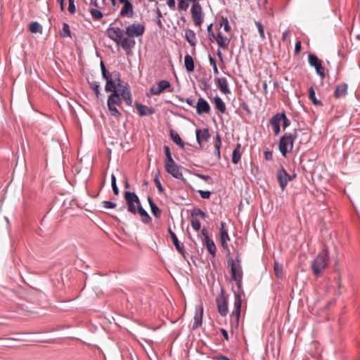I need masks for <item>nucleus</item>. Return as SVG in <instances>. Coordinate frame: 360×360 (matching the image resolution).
I'll return each mask as SVG.
<instances>
[{
    "label": "nucleus",
    "mask_w": 360,
    "mask_h": 360,
    "mask_svg": "<svg viewBox=\"0 0 360 360\" xmlns=\"http://www.w3.org/2000/svg\"><path fill=\"white\" fill-rule=\"evenodd\" d=\"M316 72L318 75H319L321 78L325 77L324 68L322 66V63L319 66L315 68Z\"/></svg>",
    "instance_id": "nucleus-56"
},
{
    "label": "nucleus",
    "mask_w": 360,
    "mask_h": 360,
    "mask_svg": "<svg viewBox=\"0 0 360 360\" xmlns=\"http://www.w3.org/2000/svg\"><path fill=\"white\" fill-rule=\"evenodd\" d=\"M240 148L241 145L240 143H238L234 148L233 153H232V162L233 164H238L241 158V153H240Z\"/></svg>",
    "instance_id": "nucleus-37"
},
{
    "label": "nucleus",
    "mask_w": 360,
    "mask_h": 360,
    "mask_svg": "<svg viewBox=\"0 0 360 360\" xmlns=\"http://www.w3.org/2000/svg\"><path fill=\"white\" fill-rule=\"evenodd\" d=\"M29 30L32 33H39L41 34L43 29L41 24H39L38 22L33 21L29 24Z\"/></svg>",
    "instance_id": "nucleus-39"
},
{
    "label": "nucleus",
    "mask_w": 360,
    "mask_h": 360,
    "mask_svg": "<svg viewBox=\"0 0 360 360\" xmlns=\"http://www.w3.org/2000/svg\"><path fill=\"white\" fill-rule=\"evenodd\" d=\"M89 84L91 87V89L94 92H98V91L100 90V83L98 82H96V81L89 82Z\"/></svg>",
    "instance_id": "nucleus-53"
},
{
    "label": "nucleus",
    "mask_w": 360,
    "mask_h": 360,
    "mask_svg": "<svg viewBox=\"0 0 360 360\" xmlns=\"http://www.w3.org/2000/svg\"><path fill=\"white\" fill-rule=\"evenodd\" d=\"M219 25L224 26V30L226 32H229L231 30V26L227 18L221 16L219 19Z\"/></svg>",
    "instance_id": "nucleus-43"
},
{
    "label": "nucleus",
    "mask_w": 360,
    "mask_h": 360,
    "mask_svg": "<svg viewBox=\"0 0 360 360\" xmlns=\"http://www.w3.org/2000/svg\"><path fill=\"white\" fill-rule=\"evenodd\" d=\"M185 37L186 41L188 42V44L192 46H195L197 44V38L196 34L194 32L193 30L191 29H186L185 30Z\"/></svg>",
    "instance_id": "nucleus-29"
},
{
    "label": "nucleus",
    "mask_w": 360,
    "mask_h": 360,
    "mask_svg": "<svg viewBox=\"0 0 360 360\" xmlns=\"http://www.w3.org/2000/svg\"><path fill=\"white\" fill-rule=\"evenodd\" d=\"M123 4V7L120 12V16H128L129 18L133 17L134 11H133V5L129 1H124V2H121Z\"/></svg>",
    "instance_id": "nucleus-18"
},
{
    "label": "nucleus",
    "mask_w": 360,
    "mask_h": 360,
    "mask_svg": "<svg viewBox=\"0 0 360 360\" xmlns=\"http://www.w3.org/2000/svg\"><path fill=\"white\" fill-rule=\"evenodd\" d=\"M216 302L219 314L226 316L228 313V304L225 297H217Z\"/></svg>",
    "instance_id": "nucleus-17"
},
{
    "label": "nucleus",
    "mask_w": 360,
    "mask_h": 360,
    "mask_svg": "<svg viewBox=\"0 0 360 360\" xmlns=\"http://www.w3.org/2000/svg\"><path fill=\"white\" fill-rule=\"evenodd\" d=\"M328 255L326 251L324 254L318 255L311 263V269L316 277H319L323 269L328 266Z\"/></svg>",
    "instance_id": "nucleus-3"
},
{
    "label": "nucleus",
    "mask_w": 360,
    "mask_h": 360,
    "mask_svg": "<svg viewBox=\"0 0 360 360\" xmlns=\"http://www.w3.org/2000/svg\"><path fill=\"white\" fill-rule=\"evenodd\" d=\"M121 105L122 98L118 92L115 91L113 94H110L108 96L107 99V106L112 117L119 119L122 116L121 112L117 108V106L121 107Z\"/></svg>",
    "instance_id": "nucleus-2"
},
{
    "label": "nucleus",
    "mask_w": 360,
    "mask_h": 360,
    "mask_svg": "<svg viewBox=\"0 0 360 360\" xmlns=\"http://www.w3.org/2000/svg\"><path fill=\"white\" fill-rule=\"evenodd\" d=\"M196 112L198 115L210 113L211 108L209 103L203 98H199L196 104Z\"/></svg>",
    "instance_id": "nucleus-13"
},
{
    "label": "nucleus",
    "mask_w": 360,
    "mask_h": 360,
    "mask_svg": "<svg viewBox=\"0 0 360 360\" xmlns=\"http://www.w3.org/2000/svg\"><path fill=\"white\" fill-rule=\"evenodd\" d=\"M169 135L171 137V139L174 143H175L177 146H179L180 148H184V143L182 141L181 138L179 135V134L174 129H170L169 131Z\"/></svg>",
    "instance_id": "nucleus-31"
},
{
    "label": "nucleus",
    "mask_w": 360,
    "mask_h": 360,
    "mask_svg": "<svg viewBox=\"0 0 360 360\" xmlns=\"http://www.w3.org/2000/svg\"><path fill=\"white\" fill-rule=\"evenodd\" d=\"M309 98L314 105L323 106V103L316 98L315 91L312 86L309 89Z\"/></svg>",
    "instance_id": "nucleus-38"
},
{
    "label": "nucleus",
    "mask_w": 360,
    "mask_h": 360,
    "mask_svg": "<svg viewBox=\"0 0 360 360\" xmlns=\"http://www.w3.org/2000/svg\"><path fill=\"white\" fill-rule=\"evenodd\" d=\"M102 204L103 207L106 209H113L116 207V203L111 201L104 200L102 202Z\"/></svg>",
    "instance_id": "nucleus-54"
},
{
    "label": "nucleus",
    "mask_w": 360,
    "mask_h": 360,
    "mask_svg": "<svg viewBox=\"0 0 360 360\" xmlns=\"http://www.w3.org/2000/svg\"><path fill=\"white\" fill-rule=\"evenodd\" d=\"M203 316V308L202 306H199L196 309L195 314L194 316V323L192 328L196 329L202 325Z\"/></svg>",
    "instance_id": "nucleus-23"
},
{
    "label": "nucleus",
    "mask_w": 360,
    "mask_h": 360,
    "mask_svg": "<svg viewBox=\"0 0 360 360\" xmlns=\"http://www.w3.org/2000/svg\"><path fill=\"white\" fill-rule=\"evenodd\" d=\"M310 134L307 132H302L300 143L301 144H307L310 141Z\"/></svg>",
    "instance_id": "nucleus-49"
},
{
    "label": "nucleus",
    "mask_w": 360,
    "mask_h": 360,
    "mask_svg": "<svg viewBox=\"0 0 360 360\" xmlns=\"http://www.w3.org/2000/svg\"><path fill=\"white\" fill-rule=\"evenodd\" d=\"M117 87H119V85H117V80L114 79L112 78H110L106 81L105 85V92L108 93L110 92V94H113L115 91L118 92Z\"/></svg>",
    "instance_id": "nucleus-24"
},
{
    "label": "nucleus",
    "mask_w": 360,
    "mask_h": 360,
    "mask_svg": "<svg viewBox=\"0 0 360 360\" xmlns=\"http://www.w3.org/2000/svg\"><path fill=\"white\" fill-rule=\"evenodd\" d=\"M134 105L141 117L150 115L154 113V110L152 108L148 107L138 102H135Z\"/></svg>",
    "instance_id": "nucleus-20"
},
{
    "label": "nucleus",
    "mask_w": 360,
    "mask_h": 360,
    "mask_svg": "<svg viewBox=\"0 0 360 360\" xmlns=\"http://www.w3.org/2000/svg\"><path fill=\"white\" fill-rule=\"evenodd\" d=\"M69 6H68V11L71 14H74L76 11L75 0H68Z\"/></svg>",
    "instance_id": "nucleus-57"
},
{
    "label": "nucleus",
    "mask_w": 360,
    "mask_h": 360,
    "mask_svg": "<svg viewBox=\"0 0 360 360\" xmlns=\"http://www.w3.org/2000/svg\"><path fill=\"white\" fill-rule=\"evenodd\" d=\"M179 9L186 11L189 7V4L186 0H177Z\"/></svg>",
    "instance_id": "nucleus-52"
},
{
    "label": "nucleus",
    "mask_w": 360,
    "mask_h": 360,
    "mask_svg": "<svg viewBox=\"0 0 360 360\" xmlns=\"http://www.w3.org/2000/svg\"><path fill=\"white\" fill-rule=\"evenodd\" d=\"M264 159L267 161H271L273 159V153L270 150H266L264 153Z\"/></svg>",
    "instance_id": "nucleus-59"
},
{
    "label": "nucleus",
    "mask_w": 360,
    "mask_h": 360,
    "mask_svg": "<svg viewBox=\"0 0 360 360\" xmlns=\"http://www.w3.org/2000/svg\"><path fill=\"white\" fill-rule=\"evenodd\" d=\"M347 88L348 86L345 83L337 85L334 92L335 98H339L342 96H346L347 94Z\"/></svg>",
    "instance_id": "nucleus-28"
},
{
    "label": "nucleus",
    "mask_w": 360,
    "mask_h": 360,
    "mask_svg": "<svg viewBox=\"0 0 360 360\" xmlns=\"http://www.w3.org/2000/svg\"><path fill=\"white\" fill-rule=\"evenodd\" d=\"M120 91V97L123 98L127 105H131L132 103V98L130 89L128 86H123L121 84V86H119Z\"/></svg>",
    "instance_id": "nucleus-16"
},
{
    "label": "nucleus",
    "mask_w": 360,
    "mask_h": 360,
    "mask_svg": "<svg viewBox=\"0 0 360 360\" xmlns=\"http://www.w3.org/2000/svg\"><path fill=\"white\" fill-rule=\"evenodd\" d=\"M147 200L150 207V211L153 215L155 218H160L162 214V210L158 207V205L153 202V198L150 196H148Z\"/></svg>",
    "instance_id": "nucleus-27"
},
{
    "label": "nucleus",
    "mask_w": 360,
    "mask_h": 360,
    "mask_svg": "<svg viewBox=\"0 0 360 360\" xmlns=\"http://www.w3.org/2000/svg\"><path fill=\"white\" fill-rule=\"evenodd\" d=\"M164 151H165V163L167 162H169L170 160H172L173 158H172V156L170 148H169V147L168 146H164Z\"/></svg>",
    "instance_id": "nucleus-50"
},
{
    "label": "nucleus",
    "mask_w": 360,
    "mask_h": 360,
    "mask_svg": "<svg viewBox=\"0 0 360 360\" xmlns=\"http://www.w3.org/2000/svg\"><path fill=\"white\" fill-rule=\"evenodd\" d=\"M274 271L275 273L276 276L278 278H282V273H283V265L277 262H274Z\"/></svg>",
    "instance_id": "nucleus-44"
},
{
    "label": "nucleus",
    "mask_w": 360,
    "mask_h": 360,
    "mask_svg": "<svg viewBox=\"0 0 360 360\" xmlns=\"http://www.w3.org/2000/svg\"><path fill=\"white\" fill-rule=\"evenodd\" d=\"M200 216L202 219H205L207 215L200 208H194L191 211V218H196V217Z\"/></svg>",
    "instance_id": "nucleus-45"
},
{
    "label": "nucleus",
    "mask_w": 360,
    "mask_h": 360,
    "mask_svg": "<svg viewBox=\"0 0 360 360\" xmlns=\"http://www.w3.org/2000/svg\"><path fill=\"white\" fill-rule=\"evenodd\" d=\"M124 199L128 211L133 214H136L138 205H141L138 195L134 192L125 191Z\"/></svg>",
    "instance_id": "nucleus-5"
},
{
    "label": "nucleus",
    "mask_w": 360,
    "mask_h": 360,
    "mask_svg": "<svg viewBox=\"0 0 360 360\" xmlns=\"http://www.w3.org/2000/svg\"><path fill=\"white\" fill-rule=\"evenodd\" d=\"M278 118H277L276 117H275V115H274L269 120V124L272 127L273 131L276 136H278L281 131V126H280V123L278 122Z\"/></svg>",
    "instance_id": "nucleus-36"
},
{
    "label": "nucleus",
    "mask_w": 360,
    "mask_h": 360,
    "mask_svg": "<svg viewBox=\"0 0 360 360\" xmlns=\"http://www.w3.org/2000/svg\"><path fill=\"white\" fill-rule=\"evenodd\" d=\"M191 13L195 25L197 27L201 26L203 22L204 15L202 6L199 2L193 4L191 9Z\"/></svg>",
    "instance_id": "nucleus-7"
},
{
    "label": "nucleus",
    "mask_w": 360,
    "mask_h": 360,
    "mask_svg": "<svg viewBox=\"0 0 360 360\" xmlns=\"http://www.w3.org/2000/svg\"><path fill=\"white\" fill-rule=\"evenodd\" d=\"M218 83V87L222 94H230V89L229 88L228 81L226 77H218L217 78Z\"/></svg>",
    "instance_id": "nucleus-25"
},
{
    "label": "nucleus",
    "mask_w": 360,
    "mask_h": 360,
    "mask_svg": "<svg viewBox=\"0 0 360 360\" xmlns=\"http://www.w3.org/2000/svg\"><path fill=\"white\" fill-rule=\"evenodd\" d=\"M214 103L215 108L221 112L225 113L226 112V108L223 100L218 96L214 98Z\"/></svg>",
    "instance_id": "nucleus-33"
},
{
    "label": "nucleus",
    "mask_w": 360,
    "mask_h": 360,
    "mask_svg": "<svg viewBox=\"0 0 360 360\" xmlns=\"http://www.w3.org/2000/svg\"><path fill=\"white\" fill-rule=\"evenodd\" d=\"M241 108H243V110H245L248 114H250V110L249 109V106L248 105L243 102L242 104H241Z\"/></svg>",
    "instance_id": "nucleus-63"
},
{
    "label": "nucleus",
    "mask_w": 360,
    "mask_h": 360,
    "mask_svg": "<svg viewBox=\"0 0 360 360\" xmlns=\"http://www.w3.org/2000/svg\"><path fill=\"white\" fill-rule=\"evenodd\" d=\"M301 48H302L301 41H297L295 45V53L297 54L299 53L301 50Z\"/></svg>",
    "instance_id": "nucleus-60"
},
{
    "label": "nucleus",
    "mask_w": 360,
    "mask_h": 360,
    "mask_svg": "<svg viewBox=\"0 0 360 360\" xmlns=\"http://www.w3.org/2000/svg\"><path fill=\"white\" fill-rule=\"evenodd\" d=\"M220 331H221L224 340H229V334H228L227 330H225L224 328H221Z\"/></svg>",
    "instance_id": "nucleus-64"
},
{
    "label": "nucleus",
    "mask_w": 360,
    "mask_h": 360,
    "mask_svg": "<svg viewBox=\"0 0 360 360\" xmlns=\"http://www.w3.org/2000/svg\"><path fill=\"white\" fill-rule=\"evenodd\" d=\"M241 303L242 301L240 293L238 292H234V310L232 311L231 316H235L237 324L240 315Z\"/></svg>",
    "instance_id": "nucleus-12"
},
{
    "label": "nucleus",
    "mask_w": 360,
    "mask_h": 360,
    "mask_svg": "<svg viewBox=\"0 0 360 360\" xmlns=\"http://www.w3.org/2000/svg\"><path fill=\"white\" fill-rule=\"evenodd\" d=\"M90 13L92 18L95 20H100L103 16L102 12L97 9H91Z\"/></svg>",
    "instance_id": "nucleus-48"
},
{
    "label": "nucleus",
    "mask_w": 360,
    "mask_h": 360,
    "mask_svg": "<svg viewBox=\"0 0 360 360\" xmlns=\"http://www.w3.org/2000/svg\"><path fill=\"white\" fill-rule=\"evenodd\" d=\"M101 75H102V78L103 79H105V81H107L110 78H112V77L114 79H117V85H119V86H121L122 81L120 79V73L118 71L115 70V71H112V72H110L108 70H106L101 72Z\"/></svg>",
    "instance_id": "nucleus-21"
},
{
    "label": "nucleus",
    "mask_w": 360,
    "mask_h": 360,
    "mask_svg": "<svg viewBox=\"0 0 360 360\" xmlns=\"http://www.w3.org/2000/svg\"><path fill=\"white\" fill-rule=\"evenodd\" d=\"M184 65L186 70L188 72H193L195 65H194V61L193 57L189 55L186 54L184 58Z\"/></svg>",
    "instance_id": "nucleus-35"
},
{
    "label": "nucleus",
    "mask_w": 360,
    "mask_h": 360,
    "mask_svg": "<svg viewBox=\"0 0 360 360\" xmlns=\"http://www.w3.org/2000/svg\"><path fill=\"white\" fill-rule=\"evenodd\" d=\"M191 226L192 228L198 231L200 229V227H201V225H200V222L199 221V219H198L197 218H191Z\"/></svg>",
    "instance_id": "nucleus-51"
},
{
    "label": "nucleus",
    "mask_w": 360,
    "mask_h": 360,
    "mask_svg": "<svg viewBox=\"0 0 360 360\" xmlns=\"http://www.w3.org/2000/svg\"><path fill=\"white\" fill-rule=\"evenodd\" d=\"M192 174L195 176L204 180L206 182H210V181L211 180V177L209 175H205L197 172H193Z\"/></svg>",
    "instance_id": "nucleus-55"
},
{
    "label": "nucleus",
    "mask_w": 360,
    "mask_h": 360,
    "mask_svg": "<svg viewBox=\"0 0 360 360\" xmlns=\"http://www.w3.org/2000/svg\"><path fill=\"white\" fill-rule=\"evenodd\" d=\"M168 232L171 236V238L172 240V243L175 246L177 251L184 257L186 258V251L184 249V244L181 243L180 241L178 240L177 236L176 234L172 231V229L169 228L168 229Z\"/></svg>",
    "instance_id": "nucleus-15"
},
{
    "label": "nucleus",
    "mask_w": 360,
    "mask_h": 360,
    "mask_svg": "<svg viewBox=\"0 0 360 360\" xmlns=\"http://www.w3.org/2000/svg\"><path fill=\"white\" fill-rule=\"evenodd\" d=\"M298 134L296 130L294 132H286L281 138L278 148L281 153L285 158L288 152L292 150L293 143Z\"/></svg>",
    "instance_id": "nucleus-1"
},
{
    "label": "nucleus",
    "mask_w": 360,
    "mask_h": 360,
    "mask_svg": "<svg viewBox=\"0 0 360 360\" xmlns=\"http://www.w3.org/2000/svg\"><path fill=\"white\" fill-rule=\"evenodd\" d=\"M221 146V136L219 134H217L216 139L214 141V154L216 156H217L218 159L220 158V148Z\"/></svg>",
    "instance_id": "nucleus-41"
},
{
    "label": "nucleus",
    "mask_w": 360,
    "mask_h": 360,
    "mask_svg": "<svg viewBox=\"0 0 360 360\" xmlns=\"http://www.w3.org/2000/svg\"><path fill=\"white\" fill-rule=\"evenodd\" d=\"M220 240L221 243V246L225 250H229V245L227 244V241L230 240L229 236L228 234L227 231L225 229V223L221 222L220 224Z\"/></svg>",
    "instance_id": "nucleus-19"
},
{
    "label": "nucleus",
    "mask_w": 360,
    "mask_h": 360,
    "mask_svg": "<svg viewBox=\"0 0 360 360\" xmlns=\"http://www.w3.org/2000/svg\"><path fill=\"white\" fill-rule=\"evenodd\" d=\"M60 37L63 38L72 37L70 26L68 23H63V28L60 32Z\"/></svg>",
    "instance_id": "nucleus-42"
},
{
    "label": "nucleus",
    "mask_w": 360,
    "mask_h": 360,
    "mask_svg": "<svg viewBox=\"0 0 360 360\" xmlns=\"http://www.w3.org/2000/svg\"><path fill=\"white\" fill-rule=\"evenodd\" d=\"M228 264L231 267V280L236 282V286L238 290L242 288V280H243V269L242 266L238 265V267L235 266L233 259L230 257L228 259Z\"/></svg>",
    "instance_id": "nucleus-4"
},
{
    "label": "nucleus",
    "mask_w": 360,
    "mask_h": 360,
    "mask_svg": "<svg viewBox=\"0 0 360 360\" xmlns=\"http://www.w3.org/2000/svg\"><path fill=\"white\" fill-rule=\"evenodd\" d=\"M196 140L199 145H202L203 143L207 142L210 138V134L207 128H204L203 130L196 129Z\"/></svg>",
    "instance_id": "nucleus-14"
},
{
    "label": "nucleus",
    "mask_w": 360,
    "mask_h": 360,
    "mask_svg": "<svg viewBox=\"0 0 360 360\" xmlns=\"http://www.w3.org/2000/svg\"><path fill=\"white\" fill-rule=\"evenodd\" d=\"M108 37L115 41L116 44H119V41L124 36V31L120 27H112V24L106 30Z\"/></svg>",
    "instance_id": "nucleus-10"
},
{
    "label": "nucleus",
    "mask_w": 360,
    "mask_h": 360,
    "mask_svg": "<svg viewBox=\"0 0 360 360\" xmlns=\"http://www.w3.org/2000/svg\"><path fill=\"white\" fill-rule=\"evenodd\" d=\"M295 176L296 174L290 175L283 166L281 167L277 172V180L282 191L285 190L288 182L292 181Z\"/></svg>",
    "instance_id": "nucleus-9"
},
{
    "label": "nucleus",
    "mask_w": 360,
    "mask_h": 360,
    "mask_svg": "<svg viewBox=\"0 0 360 360\" xmlns=\"http://www.w3.org/2000/svg\"><path fill=\"white\" fill-rule=\"evenodd\" d=\"M198 192L203 199H209L210 198L211 192L210 191L199 190Z\"/></svg>",
    "instance_id": "nucleus-58"
},
{
    "label": "nucleus",
    "mask_w": 360,
    "mask_h": 360,
    "mask_svg": "<svg viewBox=\"0 0 360 360\" xmlns=\"http://www.w3.org/2000/svg\"><path fill=\"white\" fill-rule=\"evenodd\" d=\"M166 172L169 174L172 177L184 180V176L181 172L182 167L177 165L174 160L165 163Z\"/></svg>",
    "instance_id": "nucleus-6"
},
{
    "label": "nucleus",
    "mask_w": 360,
    "mask_h": 360,
    "mask_svg": "<svg viewBox=\"0 0 360 360\" xmlns=\"http://www.w3.org/2000/svg\"><path fill=\"white\" fill-rule=\"evenodd\" d=\"M309 65L314 68L322 63V61L314 54L310 53L308 56Z\"/></svg>",
    "instance_id": "nucleus-40"
},
{
    "label": "nucleus",
    "mask_w": 360,
    "mask_h": 360,
    "mask_svg": "<svg viewBox=\"0 0 360 360\" xmlns=\"http://www.w3.org/2000/svg\"><path fill=\"white\" fill-rule=\"evenodd\" d=\"M137 212L141 217V220L143 223L148 224L151 221L150 217L149 216L148 212L143 208L141 205H138Z\"/></svg>",
    "instance_id": "nucleus-32"
},
{
    "label": "nucleus",
    "mask_w": 360,
    "mask_h": 360,
    "mask_svg": "<svg viewBox=\"0 0 360 360\" xmlns=\"http://www.w3.org/2000/svg\"><path fill=\"white\" fill-rule=\"evenodd\" d=\"M274 115L278 118V120L280 124L282 122V127L284 130L290 125V120L287 117L285 112H278Z\"/></svg>",
    "instance_id": "nucleus-30"
},
{
    "label": "nucleus",
    "mask_w": 360,
    "mask_h": 360,
    "mask_svg": "<svg viewBox=\"0 0 360 360\" xmlns=\"http://www.w3.org/2000/svg\"><path fill=\"white\" fill-rule=\"evenodd\" d=\"M201 233L202 235L204 236V238H205V240L210 238V237L209 236V234H208V231L207 229L205 228H203L201 231Z\"/></svg>",
    "instance_id": "nucleus-62"
},
{
    "label": "nucleus",
    "mask_w": 360,
    "mask_h": 360,
    "mask_svg": "<svg viewBox=\"0 0 360 360\" xmlns=\"http://www.w3.org/2000/svg\"><path fill=\"white\" fill-rule=\"evenodd\" d=\"M200 86L203 90H206L210 88V85L204 80L200 82Z\"/></svg>",
    "instance_id": "nucleus-61"
},
{
    "label": "nucleus",
    "mask_w": 360,
    "mask_h": 360,
    "mask_svg": "<svg viewBox=\"0 0 360 360\" xmlns=\"http://www.w3.org/2000/svg\"><path fill=\"white\" fill-rule=\"evenodd\" d=\"M135 41L132 39H129L127 37H122V38L119 41V44L120 45L123 49L125 51H130L135 46Z\"/></svg>",
    "instance_id": "nucleus-26"
},
{
    "label": "nucleus",
    "mask_w": 360,
    "mask_h": 360,
    "mask_svg": "<svg viewBox=\"0 0 360 360\" xmlns=\"http://www.w3.org/2000/svg\"><path fill=\"white\" fill-rule=\"evenodd\" d=\"M171 84L169 81L162 79L160 80L157 86H153L150 89V93L151 95H159L166 89L170 88Z\"/></svg>",
    "instance_id": "nucleus-11"
},
{
    "label": "nucleus",
    "mask_w": 360,
    "mask_h": 360,
    "mask_svg": "<svg viewBox=\"0 0 360 360\" xmlns=\"http://www.w3.org/2000/svg\"><path fill=\"white\" fill-rule=\"evenodd\" d=\"M216 41L219 48L222 49L223 50L228 49L230 44V39L226 37H224L221 32L217 33Z\"/></svg>",
    "instance_id": "nucleus-22"
},
{
    "label": "nucleus",
    "mask_w": 360,
    "mask_h": 360,
    "mask_svg": "<svg viewBox=\"0 0 360 360\" xmlns=\"http://www.w3.org/2000/svg\"><path fill=\"white\" fill-rule=\"evenodd\" d=\"M145 26L140 23H132L125 28V34L129 38L142 36L145 32Z\"/></svg>",
    "instance_id": "nucleus-8"
},
{
    "label": "nucleus",
    "mask_w": 360,
    "mask_h": 360,
    "mask_svg": "<svg viewBox=\"0 0 360 360\" xmlns=\"http://www.w3.org/2000/svg\"><path fill=\"white\" fill-rule=\"evenodd\" d=\"M255 25H256V27H257V28L258 30L260 38L262 40H264L266 39V37H265V34H264V26L259 21H255Z\"/></svg>",
    "instance_id": "nucleus-47"
},
{
    "label": "nucleus",
    "mask_w": 360,
    "mask_h": 360,
    "mask_svg": "<svg viewBox=\"0 0 360 360\" xmlns=\"http://www.w3.org/2000/svg\"><path fill=\"white\" fill-rule=\"evenodd\" d=\"M205 245L209 253L212 256V257H214L217 252V247L213 240L212 238H209L205 240Z\"/></svg>",
    "instance_id": "nucleus-34"
},
{
    "label": "nucleus",
    "mask_w": 360,
    "mask_h": 360,
    "mask_svg": "<svg viewBox=\"0 0 360 360\" xmlns=\"http://www.w3.org/2000/svg\"><path fill=\"white\" fill-rule=\"evenodd\" d=\"M159 176H160V172H158L155 175V177H154V182H155V184L159 191V193H162L164 191V188L163 186H162L161 184V182H160V178H159Z\"/></svg>",
    "instance_id": "nucleus-46"
}]
</instances>
